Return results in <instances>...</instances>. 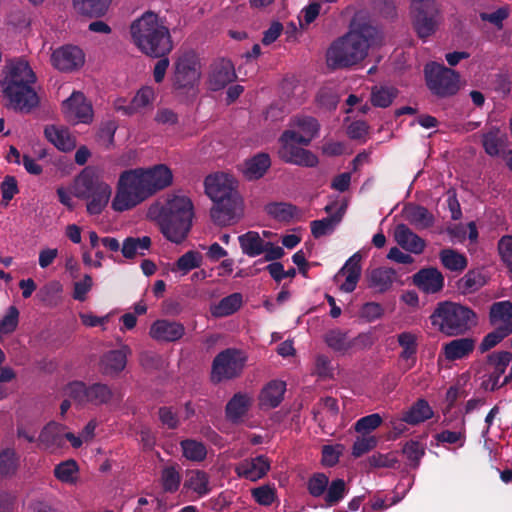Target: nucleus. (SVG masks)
Listing matches in <instances>:
<instances>
[{"mask_svg": "<svg viewBox=\"0 0 512 512\" xmlns=\"http://www.w3.org/2000/svg\"><path fill=\"white\" fill-rule=\"evenodd\" d=\"M252 496L259 505L270 506L276 498V490L269 485H262L252 490Z\"/></svg>", "mask_w": 512, "mask_h": 512, "instance_id": "338daca9", "label": "nucleus"}, {"mask_svg": "<svg viewBox=\"0 0 512 512\" xmlns=\"http://www.w3.org/2000/svg\"><path fill=\"white\" fill-rule=\"evenodd\" d=\"M180 445L183 456L188 460L201 462L207 456V449L202 442L193 439H186L181 441Z\"/></svg>", "mask_w": 512, "mask_h": 512, "instance_id": "5fc2aeb1", "label": "nucleus"}, {"mask_svg": "<svg viewBox=\"0 0 512 512\" xmlns=\"http://www.w3.org/2000/svg\"><path fill=\"white\" fill-rule=\"evenodd\" d=\"M252 403L253 398L248 393H235L225 407L227 420L234 424L240 423L250 410Z\"/></svg>", "mask_w": 512, "mask_h": 512, "instance_id": "a878e982", "label": "nucleus"}, {"mask_svg": "<svg viewBox=\"0 0 512 512\" xmlns=\"http://www.w3.org/2000/svg\"><path fill=\"white\" fill-rule=\"evenodd\" d=\"M476 340L471 337H460L451 340L443 346L447 360L456 361L468 357L475 349Z\"/></svg>", "mask_w": 512, "mask_h": 512, "instance_id": "c85d7f7f", "label": "nucleus"}, {"mask_svg": "<svg viewBox=\"0 0 512 512\" xmlns=\"http://www.w3.org/2000/svg\"><path fill=\"white\" fill-rule=\"evenodd\" d=\"M433 417V410L425 399H418L408 411L403 414L402 420L410 425H417Z\"/></svg>", "mask_w": 512, "mask_h": 512, "instance_id": "ea45409f", "label": "nucleus"}, {"mask_svg": "<svg viewBox=\"0 0 512 512\" xmlns=\"http://www.w3.org/2000/svg\"><path fill=\"white\" fill-rule=\"evenodd\" d=\"M439 259L446 269L454 272H462L468 265L466 256L451 248L442 249Z\"/></svg>", "mask_w": 512, "mask_h": 512, "instance_id": "a18cd8bd", "label": "nucleus"}, {"mask_svg": "<svg viewBox=\"0 0 512 512\" xmlns=\"http://www.w3.org/2000/svg\"><path fill=\"white\" fill-rule=\"evenodd\" d=\"M431 325L448 337L463 336L478 325V314L470 307L452 301L437 303L429 317Z\"/></svg>", "mask_w": 512, "mask_h": 512, "instance_id": "0eeeda50", "label": "nucleus"}, {"mask_svg": "<svg viewBox=\"0 0 512 512\" xmlns=\"http://www.w3.org/2000/svg\"><path fill=\"white\" fill-rule=\"evenodd\" d=\"M243 304V296L241 293H232L222 298L217 304L210 309L214 317H227L237 312Z\"/></svg>", "mask_w": 512, "mask_h": 512, "instance_id": "58836bf2", "label": "nucleus"}, {"mask_svg": "<svg viewBox=\"0 0 512 512\" xmlns=\"http://www.w3.org/2000/svg\"><path fill=\"white\" fill-rule=\"evenodd\" d=\"M286 383L281 380H271L260 391L258 400L262 410L278 407L284 398Z\"/></svg>", "mask_w": 512, "mask_h": 512, "instance_id": "b1692460", "label": "nucleus"}, {"mask_svg": "<svg viewBox=\"0 0 512 512\" xmlns=\"http://www.w3.org/2000/svg\"><path fill=\"white\" fill-rule=\"evenodd\" d=\"M200 61L194 51L181 54L174 64L172 88L179 93L194 90L200 81Z\"/></svg>", "mask_w": 512, "mask_h": 512, "instance_id": "f8f14e48", "label": "nucleus"}, {"mask_svg": "<svg viewBox=\"0 0 512 512\" xmlns=\"http://www.w3.org/2000/svg\"><path fill=\"white\" fill-rule=\"evenodd\" d=\"M266 213L279 222H291L298 217L297 206L286 202H272L265 206Z\"/></svg>", "mask_w": 512, "mask_h": 512, "instance_id": "37998d69", "label": "nucleus"}, {"mask_svg": "<svg viewBox=\"0 0 512 512\" xmlns=\"http://www.w3.org/2000/svg\"><path fill=\"white\" fill-rule=\"evenodd\" d=\"M381 42L382 35L376 27L360 24L330 45L326 53L327 64L332 69L353 66L366 57L370 46Z\"/></svg>", "mask_w": 512, "mask_h": 512, "instance_id": "f03ea898", "label": "nucleus"}, {"mask_svg": "<svg viewBox=\"0 0 512 512\" xmlns=\"http://www.w3.org/2000/svg\"><path fill=\"white\" fill-rule=\"evenodd\" d=\"M4 77L0 80L3 96L8 107L16 112L30 113L39 105V97L33 88L36 75L28 62L14 60L3 68Z\"/></svg>", "mask_w": 512, "mask_h": 512, "instance_id": "7ed1b4c3", "label": "nucleus"}, {"mask_svg": "<svg viewBox=\"0 0 512 512\" xmlns=\"http://www.w3.org/2000/svg\"><path fill=\"white\" fill-rule=\"evenodd\" d=\"M343 445H324L322 447L321 464L324 467H334L339 462V459L343 453Z\"/></svg>", "mask_w": 512, "mask_h": 512, "instance_id": "680f3d73", "label": "nucleus"}, {"mask_svg": "<svg viewBox=\"0 0 512 512\" xmlns=\"http://www.w3.org/2000/svg\"><path fill=\"white\" fill-rule=\"evenodd\" d=\"M487 283V276L482 269H471L457 281V289L463 294H471L480 290Z\"/></svg>", "mask_w": 512, "mask_h": 512, "instance_id": "f704fd0d", "label": "nucleus"}, {"mask_svg": "<svg viewBox=\"0 0 512 512\" xmlns=\"http://www.w3.org/2000/svg\"><path fill=\"white\" fill-rule=\"evenodd\" d=\"M348 493V488L343 479L337 478L329 481L328 488L323 496L326 507H332L340 503Z\"/></svg>", "mask_w": 512, "mask_h": 512, "instance_id": "8fccbe9b", "label": "nucleus"}, {"mask_svg": "<svg viewBox=\"0 0 512 512\" xmlns=\"http://www.w3.org/2000/svg\"><path fill=\"white\" fill-rule=\"evenodd\" d=\"M424 77L427 88L438 98L451 97L460 89L459 73L443 64L427 63L424 67Z\"/></svg>", "mask_w": 512, "mask_h": 512, "instance_id": "9b49d317", "label": "nucleus"}, {"mask_svg": "<svg viewBox=\"0 0 512 512\" xmlns=\"http://www.w3.org/2000/svg\"><path fill=\"white\" fill-rule=\"evenodd\" d=\"M19 323V311L15 306H10L4 317L0 320V334L14 332Z\"/></svg>", "mask_w": 512, "mask_h": 512, "instance_id": "0e129e2a", "label": "nucleus"}, {"mask_svg": "<svg viewBox=\"0 0 512 512\" xmlns=\"http://www.w3.org/2000/svg\"><path fill=\"white\" fill-rule=\"evenodd\" d=\"M498 252L501 260L512 272V235H504L498 241Z\"/></svg>", "mask_w": 512, "mask_h": 512, "instance_id": "774afa93", "label": "nucleus"}, {"mask_svg": "<svg viewBox=\"0 0 512 512\" xmlns=\"http://www.w3.org/2000/svg\"><path fill=\"white\" fill-rule=\"evenodd\" d=\"M131 353L127 345L120 349L105 353L100 361L101 371L104 375L113 376L119 374L127 364V356Z\"/></svg>", "mask_w": 512, "mask_h": 512, "instance_id": "393cba45", "label": "nucleus"}, {"mask_svg": "<svg viewBox=\"0 0 512 512\" xmlns=\"http://www.w3.org/2000/svg\"><path fill=\"white\" fill-rule=\"evenodd\" d=\"M505 140V134L501 133L497 127H492L481 135L482 146L485 152L492 157L500 154L505 146Z\"/></svg>", "mask_w": 512, "mask_h": 512, "instance_id": "79ce46f5", "label": "nucleus"}, {"mask_svg": "<svg viewBox=\"0 0 512 512\" xmlns=\"http://www.w3.org/2000/svg\"><path fill=\"white\" fill-rule=\"evenodd\" d=\"M155 97L156 95L153 87L143 86L137 91L129 104H120L121 100H118L115 104V109L123 115L131 116L144 108L151 107Z\"/></svg>", "mask_w": 512, "mask_h": 512, "instance_id": "4be33fe9", "label": "nucleus"}, {"mask_svg": "<svg viewBox=\"0 0 512 512\" xmlns=\"http://www.w3.org/2000/svg\"><path fill=\"white\" fill-rule=\"evenodd\" d=\"M270 470V461L264 455L244 459L235 467V472L240 478L257 481L263 478Z\"/></svg>", "mask_w": 512, "mask_h": 512, "instance_id": "aec40b11", "label": "nucleus"}, {"mask_svg": "<svg viewBox=\"0 0 512 512\" xmlns=\"http://www.w3.org/2000/svg\"><path fill=\"white\" fill-rule=\"evenodd\" d=\"M181 475L177 466L171 465L163 468L161 472V484L165 492L174 493L179 489Z\"/></svg>", "mask_w": 512, "mask_h": 512, "instance_id": "13d9d810", "label": "nucleus"}, {"mask_svg": "<svg viewBox=\"0 0 512 512\" xmlns=\"http://www.w3.org/2000/svg\"><path fill=\"white\" fill-rule=\"evenodd\" d=\"M185 334V327L177 321L158 319L150 327L149 335L158 342H176Z\"/></svg>", "mask_w": 512, "mask_h": 512, "instance_id": "a211bd4d", "label": "nucleus"}, {"mask_svg": "<svg viewBox=\"0 0 512 512\" xmlns=\"http://www.w3.org/2000/svg\"><path fill=\"white\" fill-rule=\"evenodd\" d=\"M75 197L86 200V209L90 215H99L108 205L112 189L101 176L98 168L86 166L73 181Z\"/></svg>", "mask_w": 512, "mask_h": 512, "instance_id": "6e6552de", "label": "nucleus"}, {"mask_svg": "<svg viewBox=\"0 0 512 512\" xmlns=\"http://www.w3.org/2000/svg\"><path fill=\"white\" fill-rule=\"evenodd\" d=\"M51 63L61 72H72L84 65L85 54L78 46L63 45L53 51Z\"/></svg>", "mask_w": 512, "mask_h": 512, "instance_id": "4468645a", "label": "nucleus"}, {"mask_svg": "<svg viewBox=\"0 0 512 512\" xmlns=\"http://www.w3.org/2000/svg\"><path fill=\"white\" fill-rule=\"evenodd\" d=\"M413 283L426 294H435L444 287V276L435 267L422 268L413 275Z\"/></svg>", "mask_w": 512, "mask_h": 512, "instance_id": "412c9836", "label": "nucleus"}, {"mask_svg": "<svg viewBox=\"0 0 512 512\" xmlns=\"http://www.w3.org/2000/svg\"><path fill=\"white\" fill-rule=\"evenodd\" d=\"M397 341L402 347L399 357L405 361L402 369L403 372H407L415 366L417 361V337L411 332H402L397 336Z\"/></svg>", "mask_w": 512, "mask_h": 512, "instance_id": "c756f323", "label": "nucleus"}, {"mask_svg": "<svg viewBox=\"0 0 512 512\" xmlns=\"http://www.w3.org/2000/svg\"><path fill=\"white\" fill-rule=\"evenodd\" d=\"M238 241L242 253L248 257H256L263 254L267 242L263 240L256 231H248L240 235Z\"/></svg>", "mask_w": 512, "mask_h": 512, "instance_id": "e433bc0d", "label": "nucleus"}, {"mask_svg": "<svg viewBox=\"0 0 512 512\" xmlns=\"http://www.w3.org/2000/svg\"><path fill=\"white\" fill-rule=\"evenodd\" d=\"M246 357L238 349L228 348L216 355L212 362L211 380L219 383L238 377L245 366Z\"/></svg>", "mask_w": 512, "mask_h": 512, "instance_id": "ddd939ff", "label": "nucleus"}, {"mask_svg": "<svg viewBox=\"0 0 512 512\" xmlns=\"http://www.w3.org/2000/svg\"><path fill=\"white\" fill-rule=\"evenodd\" d=\"M185 485L199 496L207 495L211 491L209 487V475L202 470L191 471Z\"/></svg>", "mask_w": 512, "mask_h": 512, "instance_id": "3c124183", "label": "nucleus"}, {"mask_svg": "<svg viewBox=\"0 0 512 512\" xmlns=\"http://www.w3.org/2000/svg\"><path fill=\"white\" fill-rule=\"evenodd\" d=\"M20 467V455L14 448L7 447L0 451V476L12 477Z\"/></svg>", "mask_w": 512, "mask_h": 512, "instance_id": "c03bdc74", "label": "nucleus"}, {"mask_svg": "<svg viewBox=\"0 0 512 512\" xmlns=\"http://www.w3.org/2000/svg\"><path fill=\"white\" fill-rule=\"evenodd\" d=\"M113 397L112 389L103 383H93L88 386L87 403L93 405L107 404Z\"/></svg>", "mask_w": 512, "mask_h": 512, "instance_id": "864d4df0", "label": "nucleus"}, {"mask_svg": "<svg viewBox=\"0 0 512 512\" xmlns=\"http://www.w3.org/2000/svg\"><path fill=\"white\" fill-rule=\"evenodd\" d=\"M204 187L206 195L213 202L210 216L215 224L226 226L240 216L242 198L233 176L223 172L210 174L204 180Z\"/></svg>", "mask_w": 512, "mask_h": 512, "instance_id": "20e7f679", "label": "nucleus"}, {"mask_svg": "<svg viewBox=\"0 0 512 512\" xmlns=\"http://www.w3.org/2000/svg\"><path fill=\"white\" fill-rule=\"evenodd\" d=\"M491 326L508 327L512 332V302L509 300L494 302L488 313Z\"/></svg>", "mask_w": 512, "mask_h": 512, "instance_id": "2f4dec72", "label": "nucleus"}, {"mask_svg": "<svg viewBox=\"0 0 512 512\" xmlns=\"http://www.w3.org/2000/svg\"><path fill=\"white\" fill-rule=\"evenodd\" d=\"M512 361V352L496 351L487 355L486 363L490 367L488 379L482 382L485 390L496 391L503 387L500 377L505 373Z\"/></svg>", "mask_w": 512, "mask_h": 512, "instance_id": "2eb2a0df", "label": "nucleus"}, {"mask_svg": "<svg viewBox=\"0 0 512 512\" xmlns=\"http://www.w3.org/2000/svg\"><path fill=\"white\" fill-rule=\"evenodd\" d=\"M494 330L487 333L480 345H479V350L481 353H485L489 350H491L492 348H494L495 346H497L502 340H504L506 337H508L510 334H512V332H510V328L508 327H499V326H494Z\"/></svg>", "mask_w": 512, "mask_h": 512, "instance_id": "4d7b16f0", "label": "nucleus"}, {"mask_svg": "<svg viewBox=\"0 0 512 512\" xmlns=\"http://www.w3.org/2000/svg\"><path fill=\"white\" fill-rule=\"evenodd\" d=\"M398 95V90L394 87H373L371 91V103L375 107L387 108Z\"/></svg>", "mask_w": 512, "mask_h": 512, "instance_id": "603ef678", "label": "nucleus"}, {"mask_svg": "<svg viewBox=\"0 0 512 512\" xmlns=\"http://www.w3.org/2000/svg\"><path fill=\"white\" fill-rule=\"evenodd\" d=\"M410 16L414 32L423 41L434 35L443 22L441 4L437 0H412Z\"/></svg>", "mask_w": 512, "mask_h": 512, "instance_id": "1a4fd4ad", "label": "nucleus"}, {"mask_svg": "<svg viewBox=\"0 0 512 512\" xmlns=\"http://www.w3.org/2000/svg\"><path fill=\"white\" fill-rule=\"evenodd\" d=\"M152 241L149 236L126 237L121 246V252L124 258L133 259L136 256H144L145 251L151 247Z\"/></svg>", "mask_w": 512, "mask_h": 512, "instance_id": "4c0bfd02", "label": "nucleus"}, {"mask_svg": "<svg viewBox=\"0 0 512 512\" xmlns=\"http://www.w3.org/2000/svg\"><path fill=\"white\" fill-rule=\"evenodd\" d=\"M79 466L74 459H68L60 462L54 467V476L57 480L66 484H75Z\"/></svg>", "mask_w": 512, "mask_h": 512, "instance_id": "09e8293b", "label": "nucleus"}, {"mask_svg": "<svg viewBox=\"0 0 512 512\" xmlns=\"http://www.w3.org/2000/svg\"><path fill=\"white\" fill-rule=\"evenodd\" d=\"M67 427L63 424L51 421L40 431L37 438V447L48 453H56L65 446L64 430Z\"/></svg>", "mask_w": 512, "mask_h": 512, "instance_id": "f3484780", "label": "nucleus"}, {"mask_svg": "<svg viewBox=\"0 0 512 512\" xmlns=\"http://www.w3.org/2000/svg\"><path fill=\"white\" fill-rule=\"evenodd\" d=\"M394 238L401 248L410 253L421 254L426 247L425 240L405 224H398L395 227Z\"/></svg>", "mask_w": 512, "mask_h": 512, "instance_id": "bb28decb", "label": "nucleus"}, {"mask_svg": "<svg viewBox=\"0 0 512 512\" xmlns=\"http://www.w3.org/2000/svg\"><path fill=\"white\" fill-rule=\"evenodd\" d=\"M280 148L278 150L279 158L285 163L302 166L315 167L319 163L318 157L302 146H308L310 139L304 138L295 130H285L279 138Z\"/></svg>", "mask_w": 512, "mask_h": 512, "instance_id": "9d476101", "label": "nucleus"}, {"mask_svg": "<svg viewBox=\"0 0 512 512\" xmlns=\"http://www.w3.org/2000/svg\"><path fill=\"white\" fill-rule=\"evenodd\" d=\"M194 206L186 196L168 198L161 206L151 207L163 236L175 244L182 243L188 236L194 216Z\"/></svg>", "mask_w": 512, "mask_h": 512, "instance_id": "423d86ee", "label": "nucleus"}, {"mask_svg": "<svg viewBox=\"0 0 512 512\" xmlns=\"http://www.w3.org/2000/svg\"><path fill=\"white\" fill-rule=\"evenodd\" d=\"M405 219L416 229H428L435 223L434 215L424 206L409 203L403 210Z\"/></svg>", "mask_w": 512, "mask_h": 512, "instance_id": "cd10ccee", "label": "nucleus"}, {"mask_svg": "<svg viewBox=\"0 0 512 512\" xmlns=\"http://www.w3.org/2000/svg\"><path fill=\"white\" fill-rule=\"evenodd\" d=\"M172 181V171L165 164L125 170L119 176L111 207L116 212L130 210L170 186Z\"/></svg>", "mask_w": 512, "mask_h": 512, "instance_id": "f257e3e1", "label": "nucleus"}, {"mask_svg": "<svg viewBox=\"0 0 512 512\" xmlns=\"http://www.w3.org/2000/svg\"><path fill=\"white\" fill-rule=\"evenodd\" d=\"M46 139L61 151L67 152L75 148V138L69 130L55 125H48L44 129Z\"/></svg>", "mask_w": 512, "mask_h": 512, "instance_id": "473e14b6", "label": "nucleus"}, {"mask_svg": "<svg viewBox=\"0 0 512 512\" xmlns=\"http://www.w3.org/2000/svg\"><path fill=\"white\" fill-rule=\"evenodd\" d=\"M329 484V478L325 473L317 472L311 475L307 481V490L314 498L323 497Z\"/></svg>", "mask_w": 512, "mask_h": 512, "instance_id": "052dcab7", "label": "nucleus"}, {"mask_svg": "<svg viewBox=\"0 0 512 512\" xmlns=\"http://www.w3.org/2000/svg\"><path fill=\"white\" fill-rule=\"evenodd\" d=\"M112 0H73L75 10L90 18H99L104 16Z\"/></svg>", "mask_w": 512, "mask_h": 512, "instance_id": "c9c22d12", "label": "nucleus"}, {"mask_svg": "<svg viewBox=\"0 0 512 512\" xmlns=\"http://www.w3.org/2000/svg\"><path fill=\"white\" fill-rule=\"evenodd\" d=\"M290 126L297 128L304 138L310 139V142L317 136L320 124L318 120L312 116L299 115L290 119Z\"/></svg>", "mask_w": 512, "mask_h": 512, "instance_id": "49530a36", "label": "nucleus"}, {"mask_svg": "<svg viewBox=\"0 0 512 512\" xmlns=\"http://www.w3.org/2000/svg\"><path fill=\"white\" fill-rule=\"evenodd\" d=\"M397 278L395 269L389 267H378L371 270L367 275L368 286L380 293L388 291Z\"/></svg>", "mask_w": 512, "mask_h": 512, "instance_id": "7c9ffc66", "label": "nucleus"}, {"mask_svg": "<svg viewBox=\"0 0 512 512\" xmlns=\"http://www.w3.org/2000/svg\"><path fill=\"white\" fill-rule=\"evenodd\" d=\"M134 45L149 57H163L173 49L170 30L153 11H146L130 25Z\"/></svg>", "mask_w": 512, "mask_h": 512, "instance_id": "39448f33", "label": "nucleus"}, {"mask_svg": "<svg viewBox=\"0 0 512 512\" xmlns=\"http://www.w3.org/2000/svg\"><path fill=\"white\" fill-rule=\"evenodd\" d=\"M382 423V417L378 413H373L358 419L354 424V429L358 433L367 434L378 428Z\"/></svg>", "mask_w": 512, "mask_h": 512, "instance_id": "e2e57ef3", "label": "nucleus"}, {"mask_svg": "<svg viewBox=\"0 0 512 512\" xmlns=\"http://www.w3.org/2000/svg\"><path fill=\"white\" fill-rule=\"evenodd\" d=\"M203 256L200 252L190 250L180 256L173 264L172 272H181V275L188 274L191 270L199 268L202 265Z\"/></svg>", "mask_w": 512, "mask_h": 512, "instance_id": "de8ad7c7", "label": "nucleus"}, {"mask_svg": "<svg viewBox=\"0 0 512 512\" xmlns=\"http://www.w3.org/2000/svg\"><path fill=\"white\" fill-rule=\"evenodd\" d=\"M326 344L334 351L344 352L351 348L347 333L340 329H332L325 335Z\"/></svg>", "mask_w": 512, "mask_h": 512, "instance_id": "bf43d9fd", "label": "nucleus"}, {"mask_svg": "<svg viewBox=\"0 0 512 512\" xmlns=\"http://www.w3.org/2000/svg\"><path fill=\"white\" fill-rule=\"evenodd\" d=\"M402 453L408 460L409 466L416 469L425 455V446L419 441L409 440L403 445Z\"/></svg>", "mask_w": 512, "mask_h": 512, "instance_id": "6e6d98bb", "label": "nucleus"}, {"mask_svg": "<svg viewBox=\"0 0 512 512\" xmlns=\"http://www.w3.org/2000/svg\"><path fill=\"white\" fill-rule=\"evenodd\" d=\"M2 204L7 206L13 197L19 193L18 183L14 176L7 175L0 185Z\"/></svg>", "mask_w": 512, "mask_h": 512, "instance_id": "69168bd1", "label": "nucleus"}, {"mask_svg": "<svg viewBox=\"0 0 512 512\" xmlns=\"http://www.w3.org/2000/svg\"><path fill=\"white\" fill-rule=\"evenodd\" d=\"M361 259L362 257L359 252L354 253L336 274V279L340 276H345V281L340 286L341 291L351 293L356 289L361 277Z\"/></svg>", "mask_w": 512, "mask_h": 512, "instance_id": "5701e85b", "label": "nucleus"}, {"mask_svg": "<svg viewBox=\"0 0 512 512\" xmlns=\"http://www.w3.org/2000/svg\"><path fill=\"white\" fill-rule=\"evenodd\" d=\"M271 166L269 154L260 152L244 162V175L246 179L258 180L262 178Z\"/></svg>", "mask_w": 512, "mask_h": 512, "instance_id": "72a5a7b5", "label": "nucleus"}, {"mask_svg": "<svg viewBox=\"0 0 512 512\" xmlns=\"http://www.w3.org/2000/svg\"><path fill=\"white\" fill-rule=\"evenodd\" d=\"M345 207L341 206L332 215L322 218L320 220H314L310 223L311 233L315 238H320L330 232H332L335 226L341 222L344 215Z\"/></svg>", "mask_w": 512, "mask_h": 512, "instance_id": "a19ab883", "label": "nucleus"}, {"mask_svg": "<svg viewBox=\"0 0 512 512\" xmlns=\"http://www.w3.org/2000/svg\"><path fill=\"white\" fill-rule=\"evenodd\" d=\"M235 78L233 63L228 59H219L211 65L208 78L209 88L212 91L222 90Z\"/></svg>", "mask_w": 512, "mask_h": 512, "instance_id": "6ab92c4d", "label": "nucleus"}, {"mask_svg": "<svg viewBox=\"0 0 512 512\" xmlns=\"http://www.w3.org/2000/svg\"><path fill=\"white\" fill-rule=\"evenodd\" d=\"M65 117L69 121L88 124L93 119V109L82 92L75 91L62 103Z\"/></svg>", "mask_w": 512, "mask_h": 512, "instance_id": "dca6fc26", "label": "nucleus"}]
</instances>
